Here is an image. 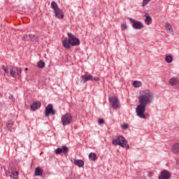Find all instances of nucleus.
I'll return each mask as SVG.
<instances>
[{"mask_svg": "<svg viewBox=\"0 0 179 179\" xmlns=\"http://www.w3.org/2000/svg\"><path fill=\"white\" fill-rule=\"evenodd\" d=\"M153 100V92L147 90L141 94L138 98V101L140 104L143 106H146L147 104H150Z\"/></svg>", "mask_w": 179, "mask_h": 179, "instance_id": "1", "label": "nucleus"}, {"mask_svg": "<svg viewBox=\"0 0 179 179\" xmlns=\"http://www.w3.org/2000/svg\"><path fill=\"white\" fill-rule=\"evenodd\" d=\"M127 139L122 136H120L117 138L113 141V145H119L122 148H126V149H129V145L127 143Z\"/></svg>", "mask_w": 179, "mask_h": 179, "instance_id": "2", "label": "nucleus"}, {"mask_svg": "<svg viewBox=\"0 0 179 179\" xmlns=\"http://www.w3.org/2000/svg\"><path fill=\"white\" fill-rule=\"evenodd\" d=\"M145 111H146V106L140 103L136 108V113L139 118H146L145 115Z\"/></svg>", "mask_w": 179, "mask_h": 179, "instance_id": "3", "label": "nucleus"}, {"mask_svg": "<svg viewBox=\"0 0 179 179\" xmlns=\"http://www.w3.org/2000/svg\"><path fill=\"white\" fill-rule=\"evenodd\" d=\"M67 36L69 37V41H70L71 45L73 47H76L80 45V41H79V38H76L73 34L71 33H68Z\"/></svg>", "mask_w": 179, "mask_h": 179, "instance_id": "4", "label": "nucleus"}, {"mask_svg": "<svg viewBox=\"0 0 179 179\" xmlns=\"http://www.w3.org/2000/svg\"><path fill=\"white\" fill-rule=\"evenodd\" d=\"M73 121L72 115L70 113H65L62 116V124L65 127V125H69Z\"/></svg>", "mask_w": 179, "mask_h": 179, "instance_id": "5", "label": "nucleus"}, {"mask_svg": "<svg viewBox=\"0 0 179 179\" xmlns=\"http://www.w3.org/2000/svg\"><path fill=\"white\" fill-rule=\"evenodd\" d=\"M10 73L12 78H20V76H22V69L19 67H14L10 69Z\"/></svg>", "mask_w": 179, "mask_h": 179, "instance_id": "6", "label": "nucleus"}, {"mask_svg": "<svg viewBox=\"0 0 179 179\" xmlns=\"http://www.w3.org/2000/svg\"><path fill=\"white\" fill-rule=\"evenodd\" d=\"M129 20L131 22V26L136 30H141V29H143V24L140 21H136L131 17L129 18Z\"/></svg>", "mask_w": 179, "mask_h": 179, "instance_id": "7", "label": "nucleus"}, {"mask_svg": "<svg viewBox=\"0 0 179 179\" xmlns=\"http://www.w3.org/2000/svg\"><path fill=\"white\" fill-rule=\"evenodd\" d=\"M109 102L113 108H118L120 107V101H118V98L117 96L109 97Z\"/></svg>", "mask_w": 179, "mask_h": 179, "instance_id": "8", "label": "nucleus"}, {"mask_svg": "<svg viewBox=\"0 0 179 179\" xmlns=\"http://www.w3.org/2000/svg\"><path fill=\"white\" fill-rule=\"evenodd\" d=\"M55 110H54L53 106L51 103H49L45 108V117H49L50 115H54Z\"/></svg>", "mask_w": 179, "mask_h": 179, "instance_id": "9", "label": "nucleus"}, {"mask_svg": "<svg viewBox=\"0 0 179 179\" xmlns=\"http://www.w3.org/2000/svg\"><path fill=\"white\" fill-rule=\"evenodd\" d=\"M81 81L80 83H86L88 80L93 81V76L90 74L89 73H86L84 75L80 76Z\"/></svg>", "mask_w": 179, "mask_h": 179, "instance_id": "10", "label": "nucleus"}, {"mask_svg": "<svg viewBox=\"0 0 179 179\" xmlns=\"http://www.w3.org/2000/svg\"><path fill=\"white\" fill-rule=\"evenodd\" d=\"M69 149L66 145L62 146V148H58L55 150L56 155H60V153H64V155H66L68 153Z\"/></svg>", "mask_w": 179, "mask_h": 179, "instance_id": "11", "label": "nucleus"}, {"mask_svg": "<svg viewBox=\"0 0 179 179\" xmlns=\"http://www.w3.org/2000/svg\"><path fill=\"white\" fill-rule=\"evenodd\" d=\"M171 178V173L166 170H164L161 172V175L159 176V179H170Z\"/></svg>", "mask_w": 179, "mask_h": 179, "instance_id": "12", "label": "nucleus"}, {"mask_svg": "<svg viewBox=\"0 0 179 179\" xmlns=\"http://www.w3.org/2000/svg\"><path fill=\"white\" fill-rule=\"evenodd\" d=\"M40 107H41V102L36 101L31 105V110L32 111H36V110H38Z\"/></svg>", "mask_w": 179, "mask_h": 179, "instance_id": "13", "label": "nucleus"}, {"mask_svg": "<svg viewBox=\"0 0 179 179\" xmlns=\"http://www.w3.org/2000/svg\"><path fill=\"white\" fill-rule=\"evenodd\" d=\"M55 15L57 19H64V13L61 8L55 10Z\"/></svg>", "mask_w": 179, "mask_h": 179, "instance_id": "14", "label": "nucleus"}, {"mask_svg": "<svg viewBox=\"0 0 179 179\" xmlns=\"http://www.w3.org/2000/svg\"><path fill=\"white\" fill-rule=\"evenodd\" d=\"M62 45L66 50H69L71 48V42L69 38H65L62 41Z\"/></svg>", "mask_w": 179, "mask_h": 179, "instance_id": "15", "label": "nucleus"}, {"mask_svg": "<svg viewBox=\"0 0 179 179\" xmlns=\"http://www.w3.org/2000/svg\"><path fill=\"white\" fill-rule=\"evenodd\" d=\"M172 152L175 153V155H179V143H175L172 145Z\"/></svg>", "mask_w": 179, "mask_h": 179, "instance_id": "16", "label": "nucleus"}, {"mask_svg": "<svg viewBox=\"0 0 179 179\" xmlns=\"http://www.w3.org/2000/svg\"><path fill=\"white\" fill-rule=\"evenodd\" d=\"M73 163L78 167H83V166H85V162L82 159H73Z\"/></svg>", "mask_w": 179, "mask_h": 179, "instance_id": "17", "label": "nucleus"}, {"mask_svg": "<svg viewBox=\"0 0 179 179\" xmlns=\"http://www.w3.org/2000/svg\"><path fill=\"white\" fill-rule=\"evenodd\" d=\"M43 173H44V170L41 167L38 166L35 169V176H43Z\"/></svg>", "mask_w": 179, "mask_h": 179, "instance_id": "18", "label": "nucleus"}, {"mask_svg": "<svg viewBox=\"0 0 179 179\" xmlns=\"http://www.w3.org/2000/svg\"><path fill=\"white\" fill-rule=\"evenodd\" d=\"M89 158L92 162H96V160H97V155H96L94 152H91L89 154Z\"/></svg>", "mask_w": 179, "mask_h": 179, "instance_id": "19", "label": "nucleus"}, {"mask_svg": "<svg viewBox=\"0 0 179 179\" xmlns=\"http://www.w3.org/2000/svg\"><path fill=\"white\" fill-rule=\"evenodd\" d=\"M37 66H38V68H40L41 69H42L43 68H44L45 66V63L43 61L40 60L38 62Z\"/></svg>", "mask_w": 179, "mask_h": 179, "instance_id": "20", "label": "nucleus"}, {"mask_svg": "<svg viewBox=\"0 0 179 179\" xmlns=\"http://www.w3.org/2000/svg\"><path fill=\"white\" fill-rule=\"evenodd\" d=\"M145 22L146 24H150V23H152V17H150V15H148L145 16Z\"/></svg>", "mask_w": 179, "mask_h": 179, "instance_id": "21", "label": "nucleus"}, {"mask_svg": "<svg viewBox=\"0 0 179 179\" xmlns=\"http://www.w3.org/2000/svg\"><path fill=\"white\" fill-rule=\"evenodd\" d=\"M165 61L167 64H171L173 62V57L170 55L166 56Z\"/></svg>", "mask_w": 179, "mask_h": 179, "instance_id": "22", "label": "nucleus"}, {"mask_svg": "<svg viewBox=\"0 0 179 179\" xmlns=\"http://www.w3.org/2000/svg\"><path fill=\"white\" fill-rule=\"evenodd\" d=\"M51 8L54 10H57V9L59 8H58V4H57V2H55V1H52V3H51Z\"/></svg>", "mask_w": 179, "mask_h": 179, "instance_id": "23", "label": "nucleus"}, {"mask_svg": "<svg viewBox=\"0 0 179 179\" xmlns=\"http://www.w3.org/2000/svg\"><path fill=\"white\" fill-rule=\"evenodd\" d=\"M169 83H170L171 86H176V85L177 84V79L171 78L169 80Z\"/></svg>", "mask_w": 179, "mask_h": 179, "instance_id": "24", "label": "nucleus"}, {"mask_svg": "<svg viewBox=\"0 0 179 179\" xmlns=\"http://www.w3.org/2000/svg\"><path fill=\"white\" fill-rule=\"evenodd\" d=\"M11 176H13V179H17V177H19V172L18 171H12Z\"/></svg>", "mask_w": 179, "mask_h": 179, "instance_id": "25", "label": "nucleus"}, {"mask_svg": "<svg viewBox=\"0 0 179 179\" xmlns=\"http://www.w3.org/2000/svg\"><path fill=\"white\" fill-rule=\"evenodd\" d=\"M29 37L31 41L34 42V41H37V36H35L33 35V34H29Z\"/></svg>", "mask_w": 179, "mask_h": 179, "instance_id": "26", "label": "nucleus"}, {"mask_svg": "<svg viewBox=\"0 0 179 179\" xmlns=\"http://www.w3.org/2000/svg\"><path fill=\"white\" fill-rule=\"evenodd\" d=\"M165 27L166 29V30H169V31H171V29H173V27H171V24H170V23L167 22L165 24Z\"/></svg>", "mask_w": 179, "mask_h": 179, "instance_id": "27", "label": "nucleus"}, {"mask_svg": "<svg viewBox=\"0 0 179 179\" xmlns=\"http://www.w3.org/2000/svg\"><path fill=\"white\" fill-rule=\"evenodd\" d=\"M6 127L9 131H12V129H13V123L7 124Z\"/></svg>", "mask_w": 179, "mask_h": 179, "instance_id": "28", "label": "nucleus"}, {"mask_svg": "<svg viewBox=\"0 0 179 179\" xmlns=\"http://www.w3.org/2000/svg\"><path fill=\"white\" fill-rule=\"evenodd\" d=\"M133 85L134 86V87H139V86H141V82L140 81H134L133 83Z\"/></svg>", "mask_w": 179, "mask_h": 179, "instance_id": "29", "label": "nucleus"}, {"mask_svg": "<svg viewBox=\"0 0 179 179\" xmlns=\"http://www.w3.org/2000/svg\"><path fill=\"white\" fill-rule=\"evenodd\" d=\"M121 27H122V30H127L128 27L127 26V24L122 23L121 24Z\"/></svg>", "mask_w": 179, "mask_h": 179, "instance_id": "30", "label": "nucleus"}, {"mask_svg": "<svg viewBox=\"0 0 179 179\" xmlns=\"http://www.w3.org/2000/svg\"><path fill=\"white\" fill-rule=\"evenodd\" d=\"M98 123L99 124V125H101V124H104V120L99 119L98 120Z\"/></svg>", "mask_w": 179, "mask_h": 179, "instance_id": "31", "label": "nucleus"}, {"mask_svg": "<svg viewBox=\"0 0 179 179\" xmlns=\"http://www.w3.org/2000/svg\"><path fill=\"white\" fill-rule=\"evenodd\" d=\"M152 0H143V3L144 5H148V3H149V2H150Z\"/></svg>", "mask_w": 179, "mask_h": 179, "instance_id": "32", "label": "nucleus"}, {"mask_svg": "<svg viewBox=\"0 0 179 179\" xmlns=\"http://www.w3.org/2000/svg\"><path fill=\"white\" fill-rule=\"evenodd\" d=\"M122 128L123 129H127V128H128V125L127 124H123Z\"/></svg>", "mask_w": 179, "mask_h": 179, "instance_id": "33", "label": "nucleus"}, {"mask_svg": "<svg viewBox=\"0 0 179 179\" xmlns=\"http://www.w3.org/2000/svg\"><path fill=\"white\" fill-rule=\"evenodd\" d=\"M93 80H94L95 82H99V80H100V78L94 77V78H93Z\"/></svg>", "mask_w": 179, "mask_h": 179, "instance_id": "34", "label": "nucleus"}, {"mask_svg": "<svg viewBox=\"0 0 179 179\" xmlns=\"http://www.w3.org/2000/svg\"><path fill=\"white\" fill-rule=\"evenodd\" d=\"M4 72H5L6 73H9V69H8V67L5 68V69H4Z\"/></svg>", "mask_w": 179, "mask_h": 179, "instance_id": "35", "label": "nucleus"}, {"mask_svg": "<svg viewBox=\"0 0 179 179\" xmlns=\"http://www.w3.org/2000/svg\"><path fill=\"white\" fill-rule=\"evenodd\" d=\"M23 39H24V40H27V35H26V34L24 35V36H23Z\"/></svg>", "mask_w": 179, "mask_h": 179, "instance_id": "36", "label": "nucleus"}, {"mask_svg": "<svg viewBox=\"0 0 179 179\" xmlns=\"http://www.w3.org/2000/svg\"><path fill=\"white\" fill-rule=\"evenodd\" d=\"M9 99H13V95L10 94V95L9 96Z\"/></svg>", "mask_w": 179, "mask_h": 179, "instance_id": "37", "label": "nucleus"}, {"mask_svg": "<svg viewBox=\"0 0 179 179\" xmlns=\"http://www.w3.org/2000/svg\"><path fill=\"white\" fill-rule=\"evenodd\" d=\"M5 68H6V67H5V66H1V69H3V71H5Z\"/></svg>", "mask_w": 179, "mask_h": 179, "instance_id": "38", "label": "nucleus"}, {"mask_svg": "<svg viewBox=\"0 0 179 179\" xmlns=\"http://www.w3.org/2000/svg\"><path fill=\"white\" fill-rule=\"evenodd\" d=\"M25 71H29V69L26 68V69H25Z\"/></svg>", "mask_w": 179, "mask_h": 179, "instance_id": "39", "label": "nucleus"}, {"mask_svg": "<svg viewBox=\"0 0 179 179\" xmlns=\"http://www.w3.org/2000/svg\"><path fill=\"white\" fill-rule=\"evenodd\" d=\"M152 175V172H150V176H151Z\"/></svg>", "mask_w": 179, "mask_h": 179, "instance_id": "40", "label": "nucleus"}, {"mask_svg": "<svg viewBox=\"0 0 179 179\" xmlns=\"http://www.w3.org/2000/svg\"><path fill=\"white\" fill-rule=\"evenodd\" d=\"M77 85H79V82L77 81Z\"/></svg>", "mask_w": 179, "mask_h": 179, "instance_id": "41", "label": "nucleus"}]
</instances>
